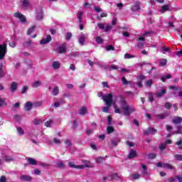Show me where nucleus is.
Segmentation results:
<instances>
[{"label":"nucleus","instance_id":"f257e3e1","mask_svg":"<svg viewBox=\"0 0 182 182\" xmlns=\"http://www.w3.org/2000/svg\"><path fill=\"white\" fill-rule=\"evenodd\" d=\"M103 100L105 102L106 107H103L102 108V111L104 113H108L110 109V106L113 105V107L114 109V113H118L119 114H122V111L116 105V102L113 101V95L112 93L107 94L103 97Z\"/></svg>","mask_w":182,"mask_h":182},{"label":"nucleus","instance_id":"f03ea898","mask_svg":"<svg viewBox=\"0 0 182 182\" xmlns=\"http://www.w3.org/2000/svg\"><path fill=\"white\" fill-rule=\"evenodd\" d=\"M119 105L122 109L121 114L123 113L124 116H130L136 110L133 106L127 105L124 98L121 99Z\"/></svg>","mask_w":182,"mask_h":182},{"label":"nucleus","instance_id":"7ed1b4c3","mask_svg":"<svg viewBox=\"0 0 182 182\" xmlns=\"http://www.w3.org/2000/svg\"><path fill=\"white\" fill-rule=\"evenodd\" d=\"M84 163L85 164V165H75L73 162H69L68 166L71 168H78V169L85 168V167H93L92 166H90L89 161H85Z\"/></svg>","mask_w":182,"mask_h":182},{"label":"nucleus","instance_id":"20e7f679","mask_svg":"<svg viewBox=\"0 0 182 182\" xmlns=\"http://www.w3.org/2000/svg\"><path fill=\"white\" fill-rule=\"evenodd\" d=\"M14 16L16 18V19H18L19 22H21V23L23 25L26 23V17L19 11L14 13Z\"/></svg>","mask_w":182,"mask_h":182},{"label":"nucleus","instance_id":"39448f33","mask_svg":"<svg viewBox=\"0 0 182 182\" xmlns=\"http://www.w3.org/2000/svg\"><path fill=\"white\" fill-rule=\"evenodd\" d=\"M35 18L36 21H42L43 19V10H42V7H38L36 9Z\"/></svg>","mask_w":182,"mask_h":182},{"label":"nucleus","instance_id":"423d86ee","mask_svg":"<svg viewBox=\"0 0 182 182\" xmlns=\"http://www.w3.org/2000/svg\"><path fill=\"white\" fill-rule=\"evenodd\" d=\"M8 50L6 48V43L0 44V59H4L5 55H6V51Z\"/></svg>","mask_w":182,"mask_h":182},{"label":"nucleus","instance_id":"0eeeda50","mask_svg":"<svg viewBox=\"0 0 182 182\" xmlns=\"http://www.w3.org/2000/svg\"><path fill=\"white\" fill-rule=\"evenodd\" d=\"M151 33H153V32L146 31L145 33L138 38V41H140L141 42H144V41H146V38L151 36Z\"/></svg>","mask_w":182,"mask_h":182},{"label":"nucleus","instance_id":"6e6552de","mask_svg":"<svg viewBox=\"0 0 182 182\" xmlns=\"http://www.w3.org/2000/svg\"><path fill=\"white\" fill-rule=\"evenodd\" d=\"M157 167H161L162 168H168L169 170H173V166L170 164H163L161 162L156 164Z\"/></svg>","mask_w":182,"mask_h":182},{"label":"nucleus","instance_id":"1a4fd4ad","mask_svg":"<svg viewBox=\"0 0 182 182\" xmlns=\"http://www.w3.org/2000/svg\"><path fill=\"white\" fill-rule=\"evenodd\" d=\"M87 39V34H80L78 38V42L81 46L85 45V41Z\"/></svg>","mask_w":182,"mask_h":182},{"label":"nucleus","instance_id":"9d476101","mask_svg":"<svg viewBox=\"0 0 182 182\" xmlns=\"http://www.w3.org/2000/svg\"><path fill=\"white\" fill-rule=\"evenodd\" d=\"M60 62L59 61H53L51 64V68L54 70H59V69H60Z\"/></svg>","mask_w":182,"mask_h":182},{"label":"nucleus","instance_id":"9b49d317","mask_svg":"<svg viewBox=\"0 0 182 182\" xmlns=\"http://www.w3.org/2000/svg\"><path fill=\"white\" fill-rule=\"evenodd\" d=\"M66 43H63L61 44L58 48V53H66Z\"/></svg>","mask_w":182,"mask_h":182},{"label":"nucleus","instance_id":"f8f14e48","mask_svg":"<svg viewBox=\"0 0 182 182\" xmlns=\"http://www.w3.org/2000/svg\"><path fill=\"white\" fill-rule=\"evenodd\" d=\"M52 41V37L50 35L47 36L46 38H43L40 41V45H46V43H49Z\"/></svg>","mask_w":182,"mask_h":182},{"label":"nucleus","instance_id":"ddd939ff","mask_svg":"<svg viewBox=\"0 0 182 182\" xmlns=\"http://www.w3.org/2000/svg\"><path fill=\"white\" fill-rule=\"evenodd\" d=\"M156 133H157V129L154 128H149L144 132V134H156Z\"/></svg>","mask_w":182,"mask_h":182},{"label":"nucleus","instance_id":"4468645a","mask_svg":"<svg viewBox=\"0 0 182 182\" xmlns=\"http://www.w3.org/2000/svg\"><path fill=\"white\" fill-rule=\"evenodd\" d=\"M21 8L26 9L29 8V0H21Z\"/></svg>","mask_w":182,"mask_h":182},{"label":"nucleus","instance_id":"2eb2a0df","mask_svg":"<svg viewBox=\"0 0 182 182\" xmlns=\"http://www.w3.org/2000/svg\"><path fill=\"white\" fill-rule=\"evenodd\" d=\"M172 123H173L174 124H178L180 123H182V117H173L172 120Z\"/></svg>","mask_w":182,"mask_h":182},{"label":"nucleus","instance_id":"dca6fc26","mask_svg":"<svg viewBox=\"0 0 182 182\" xmlns=\"http://www.w3.org/2000/svg\"><path fill=\"white\" fill-rule=\"evenodd\" d=\"M33 106V105L32 104V102H27L25 104L24 109H25V110H26L27 112H29V110H31V109H32Z\"/></svg>","mask_w":182,"mask_h":182},{"label":"nucleus","instance_id":"f3484780","mask_svg":"<svg viewBox=\"0 0 182 182\" xmlns=\"http://www.w3.org/2000/svg\"><path fill=\"white\" fill-rule=\"evenodd\" d=\"M8 102H6V98H0V107H6Z\"/></svg>","mask_w":182,"mask_h":182},{"label":"nucleus","instance_id":"a211bd4d","mask_svg":"<svg viewBox=\"0 0 182 182\" xmlns=\"http://www.w3.org/2000/svg\"><path fill=\"white\" fill-rule=\"evenodd\" d=\"M20 179L22 180V181H31L32 178L29 176V175H21Z\"/></svg>","mask_w":182,"mask_h":182},{"label":"nucleus","instance_id":"6ab92c4d","mask_svg":"<svg viewBox=\"0 0 182 182\" xmlns=\"http://www.w3.org/2000/svg\"><path fill=\"white\" fill-rule=\"evenodd\" d=\"M87 113V107H82L79 109V114H81V116H85Z\"/></svg>","mask_w":182,"mask_h":182},{"label":"nucleus","instance_id":"aec40b11","mask_svg":"<svg viewBox=\"0 0 182 182\" xmlns=\"http://www.w3.org/2000/svg\"><path fill=\"white\" fill-rule=\"evenodd\" d=\"M16 89H18V82H12L11 85V92L14 93V92H15Z\"/></svg>","mask_w":182,"mask_h":182},{"label":"nucleus","instance_id":"412c9836","mask_svg":"<svg viewBox=\"0 0 182 182\" xmlns=\"http://www.w3.org/2000/svg\"><path fill=\"white\" fill-rule=\"evenodd\" d=\"M33 123L38 126V124H41V123H43V119L42 118H36L33 121Z\"/></svg>","mask_w":182,"mask_h":182},{"label":"nucleus","instance_id":"4be33fe9","mask_svg":"<svg viewBox=\"0 0 182 182\" xmlns=\"http://www.w3.org/2000/svg\"><path fill=\"white\" fill-rule=\"evenodd\" d=\"M137 156V152H136L135 150H131L129 154V159H134V157H136Z\"/></svg>","mask_w":182,"mask_h":182},{"label":"nucleus","instance_id":"5701e85b","mask_svg":"<svg viewBox=\"0 0 182 182\" xmlns=\"http://www.w3.org/2000/svg\"><path fill=\"white\" fill-rule=\"evenodd\" d=\"M168 116V114L167 112L163 113V114H159L156 115L157 119H166Z\"/></svg>","mask_w":182,"mask_h":182},{"label":"nucleus","instance_id":"b1692460","mask_svg":"<svg viewBox=\"0 0 182 182\" xmlns=\"http://www.w3.org/2000/svg\"><path fill=\"white\" fill-rule=\"evenodd\" d=\"M17 133L19 134V136H23V134H25V131L23 129H22V127H17Z\"/></svg>","mask_w":182,"mask_h":182},{"label":"nucleus","instance_id":"393cba45","mask_svg":"<svg viewBox=\"0 0 182 182\" xmlns=\"http://www.w3.org/2000/svg\"><path fill=\"white\" fill-rule=\"evenodd\" d=\"M170 9V6L165 5L162 6L161 9L160 10V12H162V14H164L166 11H168Z\"/></svg>","mask_w":182,"mask_h":182},{"label":"nucleus","instance_id":"a878e982","mask_svg":"<svg viewBox=\"0 0 182 182\" xmlns=\"http://www.w3.org/2000/svg\"><path fill=\"white\" fill-rule=\"evenodd\" d=\"M177 180L179 182H182V178L180 177V176H176V178H171L169 179V181L170 182H174V181H177Z\"/></svg>","mask_w":182,"mask_h":182},{"label":"nucleus","instance_id":"bb28decb","mask_svg":"<svg viewBox=\"0 0 182 182\" xmlns=\"http://www.w3.org/2000/svg\"><path fill=\"white\" fill-rule=\"evenodd\" d=\"M82 16H83V12L78 11V13L77 14V18L80 23H82Z\"/></svg>","mask_w":182,"mask_h":182},{"label":"nucleus","instance_id":"cd10ccee","mask_svg":"<svg viewBox=\"0 0 182 182\" xmlns=\"http://www.w3.org/2000/svg\"><path fill=\"white\" fill-rule=\"evenodd\" d=\"M35 28H36V26H33L30 28H28L27 31V35H31L33 33V32L35 31Z\"/></svg>","mask_w":182,"mask_h":182},{"label":"nucleus","instance_id":"c85d7f7f","mask_svg":"<svg viewBox=\"0 0 182 182\" xmlns=\"http://www.w3.org/2000/svg\"><path fill=\"white\" fill-rule=\"evenodd\" d=\"M176 128H177V131L173 132L171 134H181L182 127L178 126L176 127Z\"/></svg>","mask_w":182,"mask_h":182},{"label":"nucleus","instance_id":"c756f323","mask_svg":"<svg viewBox=\"0 0 182 182\" xmlns=\"http://www.w3.org/2000/svg\"><path fill=\"white\" fill-rule=\"evenodd\" d=\"M4 64L2 63H0V77H3L5 73H4Z\"/></svg>","mask_w":182,"mask_h":182},{"label":"nucleus","instance_id":"7c9ffc66","mask_svg":"<svg viewBox=\"0 0 182 182\" xmlns=\"http://www.w3.org/2000/svg\"><path fill=\"white\" fill-rule=\"evenodd\" d=\"M45 126L46 127H50L51 126H53V120L50 119L47 121L46 122H45Z\"/></svg>","mask_w":182,"mask_h":182},{"label":"nucleus","instance_id":"2f4dec72","mask_svg":"<svg viewBox=\"0 0 182 182\" xmlns=\"http://www.w3.org/2000/svg\"><path fill=\"white\" fill-rule=\"evenodd\" d=\"M95 41L99 45H101V43H103V38H102L100 36H97L95 37Z\"/></svg>","mask_w":182,"mask_h":182},{"label":"nucleus","instance_id":"473e14b6","mask_svg":"<svg viewBox=\"0 0 182 182\" xmlns=\"http://www.w3.org/2000/svg\"><path fill=\"white\" fill-rule=\"evenodd\" d=\"M166 93V90L163 89L160 92H156V97H161L163 95H165Z\"/></svg>","mask_w":182,"mask_h":182},{"label":"nucleus","instance_id":"72a5a7b5","mask_svg":"<svg viewBox=\"0 0 182 182\" xmlns=\"http://www.w3.org/2000/svg\"><path fill=\"white\" fill-rule=\"evenodd\" d=\"M28 161L30 164H31V166L36 165V160H35L34 159L28 158Z\"/></svg>","mask_w":182,"mask_h":182},{"label":"nucleus","instance_id":"f704fd0d","mask_svg":"<svg viewBox=\"0 0 182 182\" xmlns=\"http://www.w3.org/2000/svg\"><path fill=\"white\" fill-rule=\"evenodd\" d=\"M117 173H114L111 176L110 178L109 177H104L103 180H113V178H117Z\"/></svg>","mask_w":182,"mask_h":182},{"label":"nucleus","instance_id":"c9c22d12","mask_svg":"<svg viewBox=\"0 0 182 182\" xmlns=\"http://www.w3.org/2000/svg\"><path fill=\"white\" fill-rule=\"evenodd\" d=\"M139 9H140V6H139V4H135L132 7V11H133V12H136V11H139Z\"/></svg>","mask_w":182,"mask_h":182},{"label":"nucleus","instance_id":"e433bc0d","mask_svg":"<svg viewBox=\"0 0 182 182\" xmlns=\"http://www.w3.org/2000/svg\"><path fill=\"white\" fill-rule=\"evenodd\" d=\"M58 94H59V87H54L52 95H53V96H56Z\"/></svg>","mask_w":182,"mask_h":182},{"label":"nucleus","instance_id":"4c0bfd02","mask_svg":"<svg viewBox=\"0 0 182 182\" xmlns=\"http://www.w3.org/2000/svg\"><path fill=\"white\" fill-rule=\"evenodd\" d=\"M107 132L108 134H110V133H113L114 132V128H113L112 126H109L107 128Z\"/></svg>","mask_w":182,"mask_h":182},{"label":"nucleus","instance_id":"58836bf2","mask_svg":"<svg viewBox=\"0 0 182 182\" xmlns=\"http://www.w3.org/2000/svg\"><path fill=\"white\" fill-rule=\"evenodd\" d=\"M159 65H160V66H165V65H167V60L166 59L160 60Z\"/></svg>","mask_w":182,"mask_h":182},{"label":"nucleus","instance_id":"ea45409f","mask_svg":"<svg viewBox=\"0 0 182 182\" xmlns=\"http://www.w3.org/2000/svg\"><path fill=\"white\" fill-rule=\"evenodd\" d=\"M120 142V139H114L112 140V146H117L118 143Z\"/></svg>","mask_w":182,"mask_h":182},{"label":"nucleus","instance_id":"a19ab883","mask_svg":"<svg viewBox=\"0 0 182 182\" xmlns=\"http://www.w3.org/2000/svg\"><path fill=\"white\" fill-rule=\"evenodd\" d=\"M133 58H136V55H130L129 53L124 55V59H133Z\"/></svg>","mask_w":182,"mask_h":182},{"label":"nucleus","instance_id":"79ce46f5","mask_svg":"<svg viewBox=\"0 0 182 182\" xmlns=\"http://www.w3.org/2000/svg\"><path fill=\"white\" fill-rule=\"evenodd\" d=\"M141 168L143 170V174H147V166H146V165H144V164H142Z\"/></svg>","mask_w":182,"mask_h":182},{"label":"nucleus","instance_id":"37998d69","mask_svg":"<svg viewBox=\"0 0 182 182\" xmlns=\"http://www.w3.org/2000/svg\"><path fill=\"white\" fill-rule=\"evenodd\" d=\"M4 160H5V161H12V160H14V157L6 156L4 157Z\"/></svg>","mask_w":182,"mask_h":182},{"label":"nucleus","instance_id":"c03bdc74","mask_svg":"<svg viewBox=\"0 0 182 182\" xmlns=\"http://www.w3.org/2000/svg\"><path fill=\"white\" fill-rule=\"evenodd\" d=\"M41 86V81H35L33 83V87H39Z\"/></svg>","mask_w":182,"mask_h":182},{"label":"nucleus","instance_id":"a18cd8bd","mask_svg":"<svg viewBox=\"0 0 182 182\" xmlns=\"http://www.w3.org/2000/svg\"><path fill=\"white\" fill-rule=\"evenodd\" d=\"M151 85H153V80H149L146 82V87H151Z\"/></svg>","mask_w":182,"mask_h":182},{"label":"nucleus","instance_id":"49530a36","mask_svg":"<svg viewBox=\"0 0 182 182\" xmlns=\"http://www.w3.org/2000/svg\"><path fill=\"white\" fill-rule=\"evenodd\" d=\"M28 86H23L22 90H21V94L22 95H25V93H26V92H28Z\"/></svg>","mask_w":182,"mask_h":182},{"label":"nucleus","instance_id":"de8ad7c7","mask_svg":"<svg viewBox=\"0 0 182 182\" xmlns=\"http://www.w3.org/2000/svg\"><path fill=\"white\" fill-rule=\"evenodd\" d=\"M71 38H72V33H67L65 36L66 41H70Z\"/></svg>","mask_w":182,"mask_h":182},{"label":"nucleus","instance_id":"09e8293b","mask_svg":"<svg viewBox=\"0 0 182 182\" xmlns=\"http://www.w3.org/2000/svg\"><path fill=\"white\" fill-rule=\"evenodd\" d=\"M32 43V41L31 40H28L25 43H24V46L26 48H29V46H31V44Z\"/></svg>","mask_w":182,"mask_h":182},{"label":"nucleus","instance_id":"8fccbe9b","mask_svg":"<svg viewBox=\"0 0 182 182\" xmlns=\"http://www.w3.org/2000/svg\"><path fill=\"white\" fill-rule=\"evenodd\" d=\"M97 163H98V164H100V163H103V161H105V159H103V157H98L97 158Z\"/></svg>","mask_w":182,"mask_h":182},{"label":"nucleus","instance_id":"3c124183","mask_svg":"<svg viewBox=\"0 0 182 182\" xmlns=\"http://www.w3.org/2000/svg\"><path fill=\"white\" fill-rule=\"evenodd\" d=\"M65 144L66 145L67 147H70V146L72 145V142H70V140L66 139L65 141Z\"/></svg>","mask_w":182,"mask_h":182},{"label":"nucleus","instance_id":"603ef678","mask_svg":"<svg viewBox=\"0 0 182 182\" xmlns=\"http://www.w3.org/2000/svg\"><path fill=\"white\" fill-rule=\"evenodd\" d=\"M105 49L106 50H114V47L113 46H107Z\"/></svg>","mask_w":182,"mask_h":182},{"label":"nucleus","instance_id":"864d4df0","mask_svg":"<svg viewBox=\"0 0 182 182\" xmlns=\"http://www.w3.org/2000/svg\"><path fill=\"white\" fill-rule=\"evenodd\" d=\"M171 77V75H167L166 77H162L161 80L162 82H166V79H170Z\"/></svg>","mask_w":182,"mask_h":182},{"label":"nucleus","instance_id":"5fc2aeb1","mask_svg":"<svg viewBox=\"0 0 182 182\" xmlns=\"http://www.w3.org/2000/svg\"><path fill=\"white\" fill-rule=\"evenodd\" d=\"M169 50H170V49L168 48L164 47L161 49V53H167V52H168Z\"/></svg>","mask_w":182,"mask_h":182},{"label":"nucleus","instance_id":"6e6d98bb","mask_svg":"<svg viewBox=\"0 0 182 182\" xmlns=\"http://www.w3.org/2000/svg\"><path fill=\"white\" fill-rule=\"evenodd\" d=\"M175 157H176V160H178V161H181V160H182V155L176 154V155H175Z\"/></svg>","mask_w":182,"mask_h":182},{"label":"nucleus","instance_id":"4d7b16f0","mask_svg":"<svg viewBox=\"0 0 182 182\" xmlns=\"http://www.w3.org/2000/svg\"><path fill=\"white\" fill-rule=\"evenodd\" d=\"M112 29V26L110 25H107L105 30V32H109V31H110Z\"/></svg>","mask_w":182,"mask_h":182},{"label":"nucleus","instance_id":"13d9d810","mask_svg":"<svg viewBox=\"0 0 182 182\" xmlns=\"http://www.w3.org/2000/svg\"><path fill=\"white\" fill-rule=\"evenodd\" d=\"M149 102H153L154 100V98H153V94L151 92H149Z\"/></svg>","mask_w":182,"mask_h":182},{"label":"nucleus","instance_id":"bf43d9fd","mask_svg":"<svg viewBox=\"0 0 182 182\" xmlns=\"http://www.w3.org/2000/svg\"><path fill=\"white\" fill-rule=\"evenodd\" d=\"M9 46H10V48H16V43L14 41H11V43H9Z\"/></svg>","mask_w":182,"mask_h":182},{"label":"nucleus","instance_id":"052dcab7","mask_svg":"<svg viewBox=\"0 0 182 182\" xmlns=\"http://www.w3.org/2000/svg\"><path fill=\"white\" fill-rule=\"evenodd\" d=\"M138 48H140V49H143V48H144V43H143V42H139Z\"/></svg>","mask_w":182,"mask_h":182},{"label":"nucleus","instance_id":"680f3d73","mask_svg":"<svg viewBox=\"0 0 182 182\" xmlns=\"http://www.w3.org/2000/svg\"><path fill=\"white\" fill-rule=\"evenodd\" d=\"M122 80V82H123L124 85H128L129 84V81H127L126 77H123Z\"/></svg>","mask_w":182,"mask_h":182},{"label":"nucleus","instance_id":"e2e57ef3","mask_svg":"<svg viewBox=\"0 0 182 182\" xmlns=\"http://www.w3.org/2000/svg\"><path fill=\"white\" fill-rule=\"evenodd\" d=\"M57 166H58V167H60V168L65 167V164H63V162H58L57 164Z\"/></svg>","mask_w":182,"mask_h":182},{"label":"nucleus","instance_id":"0e129e2a","mask_svg":"<svg viewBox=\"0 0 182 182\" xmlns=\"http://www.w3.org/2000/svg\"><path fill=\"white\" fill-rule=\"evenodd\" d=\"M159 149L160 150H164V149H166V144H161L159 145Z\"/></svg>","mask_w":182,"mask_h":182},{"label":"nucleus","instance_id":"69168bd1","mask_svg":"<svg viewBox=\"0 0 182 182\" xmlns=\"http://www.w3.org/2000/svg\"><path fill=\"white\" fill-rule=\"evenodd\" d=\"M148 157L149 159H156V154H149Z\"/></svg>","mask_w":182,"mask_h":182},{"label":"nucleus","instance_id":"338daca9","mask_svg":"<svg viewBox=\"0 0 182 182\" xmlns=\"http://www.w3.org/2000/svg\"><path fill=\"white\" fill-rule=\"evenodd\" d=\"M34 105L36 107H39V106H41L43 105V102L42 101H40V102H36Z\"/></svg>","mask_w":182,"mask_h":182},{"label":"nucleus","instance_id":"774afa93","mask_svg":"<svg viewBox=\"0 0 182 182\" xmlns=\"http://www.w3.org/2000/svg\"><path fill=\"white\" fill-rule=\"evenodd\" d=\"M6 178H5L4 176H2L1 178H0V182H6Z\"/></svg>","mask_w":182,"mask_h":182}]
</instances>
